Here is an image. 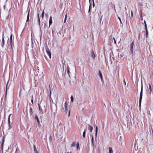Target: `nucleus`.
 I'll list each match as a JSON object with an SVG mask.
<instances>
[{
    "label": "nucleus",
    "mask_w": 153,
    "mask_h": 153,
    "mask_svg": "<svg viewBox=\"0 0 153 153\" xmlns=\"http://www.w3.org/2000/svg\"><path fill=\"white\" fill-rule=\"evenodd\" d=\"M143 85L142 84L141 85V91L140 94V98H139V106H140L141 105L142 99V98L143 96Z\"/></svg>",
    "instance_id": "1"
},
{
    "label": "nucleus",
    "mask_w": 153,
    "mask_h": 153,
    "mask_svg": "<svg viewBox=\"0 0 153 153\" xmlns=\"http://www.w3.org/2000/svg\"><path fill=\"white\" fill-rule=\"evenodd\" d=\"M134 41H133L132 43L130 44V50L131 54L133 53V48L134 45Z\"/></svg>",
    "instance_id": "2"
},
{
    "label": "nucleus",
    "mask_w": 153,
    "mask_h": 153,
    "mask_svg": "<svg viewBox=\"0 0 153 153\" xmlns=\"http://www.w3.org/2000/svg\"><path fill=\"white\" fill-rule=\"evenodd\" d=\"M1 148L2 150V151H3V146L4 145V143L5 140V137H3L1 139Z\"/></svg>",
    "instance_id": "3"
},
{
    "label": "nucleus",
    "mask_w": 153,
    "mask_h": 153,
    "mask_svg": "<svg viewBox=\"0 0 153 153\" xmlns=\"http://www.w3.org/2000/svg\"><path fill=\"white\" fill-rule=\"evenodd\" d=\"M3 36H4V33L3 34V37H2V44L1 45V47L2 48H3L4 46V42H5L4 39V38L3 37Z\"/></svg>",
    "instance_id": "4"
},
{
    "label": "nucleus",
    "mask_w": 153,
    "mask_h": 153,
    "mask_svg": "<svg viewBox=\"0 0 153 153\" xmlns=\"http://www.w3.org/2000/svg\"><path fill=\"white\" fill-rule=\"evenodd\" d=\"M64 107H65V111L67 113L68 111V109L67 104V102H65V105H64Z\"/></svg>",
    "instance_id": "5"
},
{
    "label": "nucleus",
    "mask_w": 153,
    "mask_h": 153,
    "mask_svg": "<svg viewBox=\"0 0 153 153\" xmlns=\"http://www.w3.org/2000/svg\"><path fill=\"white\" fill-rule=\"evenodd\" d=\"M91 54L92 57L94 59L95 58V55L94 53V51L93 50L92 51L91 53Z\"/></svg>",
    "instance_id": "6"
},
{
    "label": "nucleus",
    "mask_w": 153,
    "mask_h": 153,
    "mask_svg": "<svg viewBox=\"0 0 153 153\" xmlns=\"http://www.w3.org/2000/svg\"><path fill=\"white\" fill-rule=\"evenodd\" d=\"M88 129L91 132H92L93 129V127L90 125H88Z\"/></svg>",
    "instance_id": "7"
},
{
    "label": "nucleus",
    "mask_w": 153,
    "mask_h": 153,
    "mask_svg": "<svg viewBox=\"0 0 153 153\" xmlns=\"http://www.w3.org/2000/svg\"><path fill=\"white\" fill-rule=\"evenodd\" d=\"M52 17L51 16L50 19H49V27L50 26V25L52 24Z\"/></svg>",
    "instance_id": "8"
},
{
    "label": "nucleus",
    "mask_w": 153,
    "mask_h": 153,
    "mask_svg": "<svg viewBox=\"0 0 153 153\" xmlns=\"http://www.w3.org/2000/svg\"><path fill=\"white\" fill-rule=\"evenodd\" d=\"M99 75L100 76V77L101 78V79L102 80V73L101 72L100 70H99Z\"/></svg>",
    "instance_id": "9"
},
{
    "label": "nucleus",
    "mask_w": 153,
    "mask_h": 153,
    "mask_svg": "<svg viewBox=\"0 0 153 153\" xmlns=\"http://www.w3.org/2000/svg\"><path fill=\"white\" fill-rule=\"evenodd\" d=\"M33 148L34 153H39L38 152L36 149V146L35 145H33Z\"/></svg>",
    "instance_id": "10"
},
{
    "label": "nucleus",
    "mask_w": 153,
    "mask_h": 153,
    "mask_svg": "<svg viewBox=\"0 0 153 153\" xmlns=\"http://www.w3.org/2000/svg\"><path fill=\"white\" fill-rule=\"evenodd\" d=\"M11 114H10L9 116V117H8V124H9V128H10V116H11Z\"/></svg>",
    "instance_id": "11"
},
{
    "label": "nucleus",
    "mask_w": 153,
    "mask_h": 153,
    "mask_svg": "<svg viewBox=\"0 0 153 153\" xmlns=\"http://www.w3.org/2000/svg\"><path fill=\"white\" fill-rule=\"evenodd\" d=\"M29 16H30V10H29L28 12L27 15V20H26L27 22L29 21Z\"/></svg>",
    "instance_id": "12"
},
{
    "label": "nucleus",
    "mask_w": 153,
    "mask_h": 153,
    "mask_svg": "<svg viewBox=\"0 0 153 153\" xmlns=\"http://www.w3.org/2000/svg\"><path fill=\"white\" fill-rule=\"evenodd\" d=\"M29 111L30 115V116H31L33 113V109H32V108L31 107H30V109L29 110Z\"/></svg>",
    "instance_id": "13"
},
{
    "label": "nucleus",
    "mask_w": 153,
    "mask_h": 153,
    "mask_svg": "<svg viewBox=\"0 0 153 153\" xmlns=\"http://www.w3.org/2000/svg\"><path fill=\"white\" fill-rule=\"evenodd\" d=\"M98 130V128L96 126H95V136H96V138L97 137V135Z\"/></svg>",
    "instance_id": "14"
},
{
    "label": "nucleus",
    "mask_w": 153,
    "mask_h": 153,
    "mask_svg": "<svg viewBox=\"0 0 153 153\" xmlns=\"http://www.w3.org/2000/svg\"><path fill=\"white\" fill-rule=\"evenodd\" d=\"M47 54L49 56L50 58H51V53L50 51L49 50H47Z\"/></svg>",
    "instance_id": "15"
},
{
    "label": "nucleus",
    "mask_w": 153,
    "mask_h": 153,
    "mask_svg": "<svg viewBox=\"0 0 153 153\" xmlns=\"http://www.w3.org/2000/svg\"><path fill=\"white\" fill-rule=\"evenodd\" d=\"M150 151L151 153H153V144L150 147Z\"/></svg>",
    "instance_id": "16"
},
{
    "label": "nucleus",
    "mask_w": 153,
    "mask_h": 153,
    "mask_svg": "<svg viewBox=\"0 0 153 153\" xmlns=\"http://www.w3.org/2000/svg\"><path fill=\"white\" fill-rule=\"evenodd\" d=\"M109 153H113V150L111 147H109Z\"/></svg>",
    "instance_id": "17"
},
{
    "label": "nucleus",
    "mask_w": 153,
    "mask_h": 153,
    "mask_svg": "<svg viewBox=\"0 0 153 153\" xmlns=\"http://www.w3.org/2000/svg\"><path fill=\"white\" fill-rule=\"evenodd\" d=\"M35 118V119L37 120V122L39 124V123H40L39 120V119L38 117L37 116V115H36Z\"/></svg>",
    "instance_id": "18"
},
{
    "label": "nucleus",
    "mask_w": 153,
    "mask_h": 153,
    "mask_svg": "<svg viewBox=\"0 0 153 153\" xmlns=\"http://www.w3.org/2000/svg\"><path fill=\"white\" fill-rule=\"evenodd\" d=\"M38 106H39V110L40 111H42V113H43V110H42V108H41V107L40 106V104L38 103Z\"/></svg>",
    "instance_id": "19"
},
{
    "label": "nucleus",
    "mask_w": 153,
    "mask_h": 153,
    "mask_svg": "<svg viewBox=\"0 0 153 153\" xmlns=\"http://www.w3.org/2000/svg\"><path fill=\"white\" fill-rule=\"evenodd\" d=\"M85 133H86V129H85L83 133V137L84 138H85Z\"/></svg>",
    "instance_id": "20"
},
{
    "label": "nucleus",
    "mask_w": 153,
    "mask_h": 153,
    "mask_svg": "<svg viewBox=\"0 0 153 153\" xmlns=\"http://www.w3.org/2000/svg\"><path fill=\"white\" fill-rule=\"evenodd\" d=\"M149 91H150V94H151V92L152 91V88L151 85L150 84H149Z\"/></svg>",
    "instance_id": "21"
},
{
    "label": "nucleus",
    "mask_w": 153,
    "mask_h": 153,
    "mask_svg": "<svg viewBox=\"0 0 153 153\" xmlns=\"http://www.w3.org/2000/svg\"><path fill=\"white\" fill-rule=\"evenodd\" d=\"M146 30V36L147 38H148V31L147 29L145 30Z\"/></svg>",
    "instance_id": "22"
},
{
    "label": "nucleus",
    "mask_w": 153,
    "mask_h": 153,
    "mask_svg": "<svg viewBox=\"0 0 153 153\" xmlns=\"http://www.w3.org/2000/svg\"><path fill=\"white\" fill-rule=\"evenodd\" d=\"M37 16H38V17L39 24V25H40V18H39V13H38Z\"/></svg>",
    "instance_id": "23"
},
{
    "label": "nucleus",
    "mask_w": 153,
    "mask_h": 153,
    "mask_svg": "<svg viewBox=\"0 0 153 153\" xmlns=\"http://www.w3.org/2000/svg\"><path fill=\"white\" fill-rule=\"evenodd\" d=\"M76 146V143L75 142H73L72 144L71 145V147H75Z\"/></svg>",
    "instance_id": "24"
},
{
    "label": "nucleus",
    "mask_w": 153,
    "mask_h": 153,
    "mask_svg": "<svg viewBox=\"0 0 153 153\" xmlns=\"http://www.w3.org/2000/svg\"><path fill=\"white\" fill-rule=\"evenodd\" d=\"M12 34H11L10 35V45L11 46H12Z\"/></svg>",
    "instance_id": "25"
},
{
    "label": "nucleus",
    "mask_w": 153,
    "mask_h": 153,
    "mask_svg": "<svg viewBox=\"0 0 153 153\" xmlns=\"http://www.w3.org/2000/svg\"><path fill=\"white\" fill-rule=\"evenodd\" d=\"M91 142L92 143V144L93 145V144H94V139H93V136L92 135H91Z\"/></svg>",
    "instance_id": "26"
},
{
    "label": "nucleus",
    "mask_w": 153,
    "mask_h": 153,
    "mask_svg": "<svg viewBox=\"0 0 153 153\" xmlns=\"http://www.w3.org/2000/svg\"><path fill=\"white\" fill-rule=\"evenodd\" d=\"M71 102H72L74 101V98L73 97V95H72L71 97Z\"/></svg>",
    "instance_id": "27"
},
{
    "label": "nucleus",
    "mask_w": 153,
    "mask_h": 153,
    "mask_svg": "<svg viewBox=\"0 0 153 153\" xmlns=\"http://www.w3.org/2000/svg\"><path fill=\"white\" fill-rule=\"evenodd\" d=\"M44 11L43 10H42V17L43 18L44 16Z\"/></svg>",
    "instance_id": "28"
},
{
    "label": "nucleus",
    "mask_w": 153,
    "mask_h": 153,
    "mask_svg": "<svg viewBox=\"0 0 153 153\" xmlns=\"http://www.w3.org/2000/svg\"><path fill=\"white\" fill-rule=\"evenodd\" d=\"M140 18L141 19V20L142 21L143 20V18L142 16V12H141L140 13Z\"/></svg>",
    "instance_id": "29"
},
{
    "label": "nucleus",
    "mask_w": 153,
    "mask_h": 153,
    "mask_svg": "<svg viewBox=\"0 0 153 153\" xmlns=\"http://www.w3.org/2000/svg\"><path fill=\"white\" fill-rule=\"evenodd\" d=\"M67 18V15L66 14L65 16V18L64 19V23H65L66 22V19Z\"/></svg>",
    "instance_id": "30"
},
{
    "label": "nucleus",
    "mask_w": 153,
    "mask_h": 153,
    "mask_svg": "<svg viewBox=\"0 0 153 153\" xmlns=\"http://www.w3.org/2000/svg\"><path fill=\"white\" fill-rule=\"evenodd\" d=\"M76 145V148H77V149H78V148L79 147V143L78 142L77 143Z\"/></svg>",
    "instance_id": "31"
},
{
    "label": "nucleus",
    "mask_w": 153,
    "mask_h": 153,
    "mask_svg": "<svg viewBox=\"0 0 153 153\" xmlns=\"http://www.w3.org/2000/svg\"><path fill=\"white\" fill-rule=\"evenodd\" d=\"M145 28V30L147 29V26L146 24H145V25H144Z\"/></svg>",
    "instance_id": "32"
},
{
    "label": "nucleus",
    "mask_w": 153,
    "mask_h": 153,
    "mask_svg": "<svg viewBox=\"0 0 153 153\" xmlns=\"http://www.w3.org/2000/svg\"><path fill=\"white\" fill-rule=\"evenodd\" d=\"M31 102L33 104V97H32V99L31 100Z\"/></svg>",
    "instance_id": "33"
},
{
    "label": "nucleus",
    "mask_w": 153,
    "mask_h": 153,
    "mask_svg": "<svg viewBox=\"0 0 153 153\" xmlns=\"http://www.w3.org/2000/svg\"><path fill=\"white\" fill-rule=\"evenodd\" d=\"M118 18L119 19V20L120 23L121 24H122V21H121V19H120V17H118Z\"/></svg>",
    "instance_id": "34"
},
{
    "label": "nucleus",
    "mask_w": 153,
    "mask_h": 153,
    "mask_svg": "<svg viewBox=\"0 0 153 153\" xmlns=\"http://www.w3.org/2000/svg\"><path fill=\"white\" fill-rule=\"evenodd\" d=\"M49 140H51V141H52V137H51V135L50 136V137H49Z\"/></svg>",
    "instance_id": "35"
},
{
    "label": "nucleus",
    "mask_w": 153,
    "mask_h": 153,
    "mask_svg": "<svg viewBox=\"0 0 153 153\" xmlns=\"http://www.w3.org/2000/svg\"><path fill=\"white\" fill-rule=\"evenodd\" d=\"M67 72L68 74H69V73L70 71H69V70L68 68Z\"/></svg>",
    "instance_id": "36"
},
{
    "label": "nucleus",
    "mask_w": 153,
    "mask_h": 153,
    "mask_svg": "<svg viewBox=\"0 0 153 153\" xmlns=\"http://www.w3.org/2000/svg\"><path fill=\"white\" fill-rule=\"evenodd\" d=\"M131 17L132 18L133 17V12H132V10H131Z\"/></svg>",
    "instance_id": "37"
},
{
    "label": "nucleus",
    "mask_w": 153,
    "mask_h": 153,
    "mask_svg": "<svg viewBox=\"0 0 153 153\" xmlns=\"http://www.w3.org/2000/svg\"><path fill=\"white\" fill-rule=\"evenodd\" d=\"M114 40L115 43L116 44V40L114 38Z\"/></svg>",
    "instance_id": "38"
},
{
    "label": "nucleus",
    "mask_w": 153,
    "mask_h": 153,
    "mask_svg": "<svg viewBox=\"0 0 153 153\" xmlns=\"http://www.w3.org/2000/svg\"><path fill=\"white\" fill-rule=\"evenodd\" d=\"M144 25H145V24H146V21L144 20Z\"/></svg>",
    "instance_id": "39"
},
{
    "label": "nucleus",
    "mask_w": 153,
    "mask_h": 153,
    "mask_svg": "<svg viewBox=\"0 0 153 153\" xmlns=\"http://www.w3.org/2000/svg\"><path fill=\"white\" fill-rule=\"evenodd\" d=\"M70 110L69 111V116L70 115Z\"/></svg>",
    "instance_id": "40"
},
{
    "label": "nucleus",
    "mask_w": 153,
    "mask_h": 153,
    "mask_svg": "<svg viewBox=\"0 0 153 153\" xmlns=\"http://www.w3.org/2000/svg\"><path fill=\"white\" fill-rule=\"evenodd\" d=\"M90 5L89 6V11H90Z\"/></svg>",
    "instance_id": "41"
},
{
    "label": "nucleus",
    "mask_w": 153,
    "mask_h": 153,
    "mask_svg": "<svg viewBox=\"0 0 153 153\" xmlns=\"http://www.w3.org/2000/svg\"><path fill=\"white\" fill-rule=\"evenodd\" d=\"M71 152H68L67 153H71Z\"/></svg>",
    "instance_id": "42"
},
{
    "label": "nucleus",
    "mask_w": 153,
    "mask_h": 153,
    "mask_svg": "<svg viewBox=\"0 0 153 153\" xmlns=\"http://www.w3.org/2000/svg\"><path fill=\"white\" fill-rule=\"evenodd\" d=\"M124 83H125V84H126V82H125V81H124Z\"/></svg>",
    "instance_id": "43"
},
{
    "label": "nucleus",
    "mask_w": 153,
    "mask_h": 153,
    "mask_svg": "<svg viewBox=\"0 0 153 153\" xmlns=\"http://www.w3.org/2000/svg\"><path fill=\"white\" fill-rule=\"evenodd\" d=\"M9 17V15H8V16H7L8 18Z\"/></svg>",
    "instance_id": "44"
},
{
    "label": "nucleus",
    "mask_w": 153,
    "mask_h": 153,
    "mask_svg": "<svg viewBox=\"0 0 153 153\" xmlns=\"http://www.w3.org/2000/svg\"><path fill=\"white\" fill-rule=\"evenodd\" d=\"M152 137H153V134H152Z\"/></svg>",
    "instance_id": "45"
},
{
    "label": "nucleus",
    "mask_w": 153,
    "mask_h": 153,
    "mask_svg": "<svg viewBox=\"0 0 153 153\" xmlns=\"http://www.w3.org/2000/svg\"><path fill=\"white\" fill-rule=\"evenodd\" d=\"M89 1H90L91 0H89Z\"/></svg>",
    "instance_id": "46"
}]
</instances>
